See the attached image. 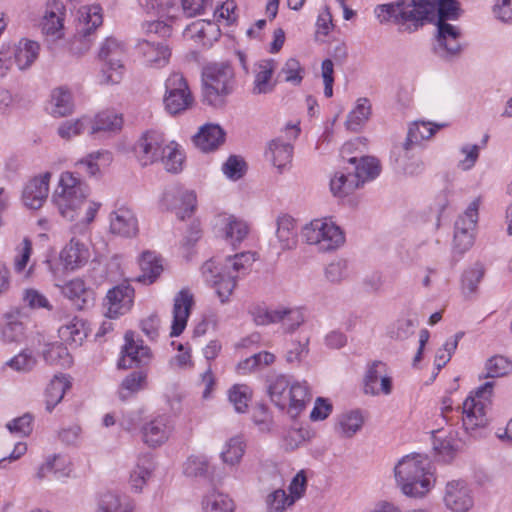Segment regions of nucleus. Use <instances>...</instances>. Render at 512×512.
I'll return each instance as SVG.
<instances>
[{
    "instance_id": "obj_1",
    "label": "nucleus",
    "mask_w": 512,
    "mask_h": 512,
    "mask_svg": "<svg viewBox=\"0 0 512 512\" xmlns=\"http://www.w3.org/2000/svg\"><path fill=\"white\" fill-rule=\"evenodd\" d=\"M375 15L381 23L391 20L397 24L412 22L415 28L423 25L425 21L435 23V53L443 59L460 54V30L447 23L448 20H456L460 16V8L455 0H398L395 3L378 5Z\"/></svg>"
},
{
    "instance_id": "obj_60",
    "label": "nucleus",
    "mask_w": 512,
    "mask_h": 512,
    "mask_svg": "<svg viewBox=\"0 0 512 512\" xmlns=\"http://www.w3.org/2000/svg\"><path fill=\"white\" fill-rule=\"evenodd\" d=\"M44 359L50 364L68 366L71 364V357L68 349L62 344L54 343L47 347L43 353Z\"/></svg>"
},
{
    "instance_id": "obj_21",
    "label": "nucleus",
    "mask_w": 512,
    "mask_h": 512,
    "mask_svg": "<svg viewBox=\"0 0 512 512\" xmlns=\"http://www.w3.org/2000/svg\"><path fill=\"white\" fill-rule=\"evenodd\" d=\"M126 344L123 348V355L118 362L121 369L131 368L145 364L150 358V349L142 344V341H135L134 333L131 331L125 334Z\"/></svg>"
},
{
    "instance_id": "obj_27",
    "label": "nucleus",
    "mask_w": 512,
    "mask_h": 512,
    "mask_svg": "<svg viewBox=\"0 0 512 512\" xmlns=\"http://www.w3.org/2000/svg\"><path fill=\"white\" fill-rule=\"evenodd\" d=\"M216 225L220 226L224 238L232 245L242 242L249 233L248 224L233 215H219L216 219Z\"/></svg>"
},
{
    "instance_id": "obj_58",
    "label": "nucleus",
    "mask_w": 512,
    "mask_h": 512,
    "mask_svg": "<svg viewBox=\"0 0 512 512\" xmlns=\"http://www.w3.org/2000/svg\"><path fill=\"white\" fill-rule=\"evenodd\" d=\"M228 398L238 413L246 412L251 398L250 388L243 384H236L228 391Z\"/></svg>"
},
{
    "instance_id": "obj_41",
    "label": "nucleus",
    "mask_w": 512,
    "mask_h": 512,
    "mask_svg": "<svg viewBox=\"0 0 512 512\" xmlns=\"http://www.w3.org/2000/svg\"><path fill=\"white\" fill-rule=\"evenodd\" d=\"M289 395L292 397L290 398L289 415L295 418L311 399L306 382H296L291 384L289 388Z\"/></svg>"
},
{
    "instance_id": "obj_7",
    "label": "nucleus",
    "mask_w": 512,
    "mask_h": 512,
    "mask_svg": "<svg viewBox=\"0 0 512 512\" xmlns=\"http://www.w3.org/2000/svg\"><path fill=\"white\" fill-rule=\"evenodd\" d=\"M303 237L308 244L317 245L321 251L337 249L344 243L341 229L328 219H315L303 229Z\"/></svg>"
},
{
    "instance_id": "obj_30",
    "label": "nucleus",
    "mask_w": 512,
    "mask_h": 512,
    "mask_svg": "<svg viewBox=\"0 0 512 512\" xmlns=\"http://www.w3.org/2000/svg\"><path fill=\"white\" fill-rule=\"evenodd\" d=\"M195 145L202 151L217 149L225 141V132L216 124H207L194 136Z\"/></svg>"
},
{
    "instance_id": "obj_8",
    "label": "nucleus",
    "mask_w": 512,
    "mask_h": 512,
    "mask_svg": "<svg viewBox=\"0 0 512 512\" xmlns=\"http://www.w3.org/2000/svg\"><path fill=\"white\" fill-rule=\"evenodd\" d=\"M123 44L114 37H108L99 50V59L103 61L100 81L104 84H117L123 76Z\"/></svg>"
},
{
    "instance_id": "obj_47",
    "label": "nucleus",
    "mask_w": 512,
    "mask_h": 512,
    "mask_svg": "<svg viewBox=\"0 0 512 512\" xmlns=\"http://www.w3.org/2000/svg\"><path fill=\"white\" fill-rule=\"evenodd\" d=\"M90 118L81 117L73 120L62 122L57 128V134L60 138L69 141L74 137L83 134L85 131L89 133Z\"/></svg>"
},
{
    "instance_id": "obj_25",
    "label": "nucleus",
    "mask_w": 512,
    "mask_h": 512,
    "mask_svg": "<svg viewBox=\"0 0 512 512\" xmlns=\"http://www.w3.org/2000/svg\"><path fill=\"white\" fill-rule=\"evenodd\" d=\"M193 304V294L188 289H182L176 294L170 333L172 337L179 336L185 329Z\"/></svg>"
},
{
    "instance_id": "obj_55",
    "label": "nucleus",
    "mask_w": 512,
    "mask_h": 512,
    "mask_svg": "<svg viewBox=\"0 0 512 512\" xmlns=\"http://www.w3.org/2000/svg\"><path fill=\"white\" fill-rule=\"evenodd\" d=\"M384 372H386V365L380 361H375L368 367L364 377L365 394L378 395V381Z\"/></svg>"
},
{
    "instance_id": "obj_5",
    "label": "nucleus",
    "mask_w": 512,
    "mask_h": 512,
    "mask_svg": "<svg viewBox=\"0 0 512 512\" xmlns=\"http://www.w3.org/2000/svg\"><path fill=\"white\" fill-rule=\"evenodd\" d=\"M204 101L213 106L224 104V97L229 95L235 84L234 71L227 62L212 63L203 70Z\"/></svg>"
},
{
    "instance_id": "obj_33",
    "label": "nucleus",
    "mask_w": 512,
    "mask_h": 512,
    "mask_svg": "<svg viewBox=\"0 0 512 512\" xmlns=\"http://www.w3.org/2000/svg\"><path fill=\"white\" fill-rule=\"evenodd\" d=\"M349 163L353 165L352 175L358 180L359 186L365 181L374 179L380 173L379 162L374 157L365 156L360 159L352 157L349 159Z\"/></svg>"
},
{
    "instance_id": "obj_32",
    "label": "nucleus",
    "mask_w": 512,
    "mask_h": 512,
    "mask_svg": "<svg viewBox=\"0 0 512 512\" xmlns=\"http://www.w3.org/2000/svg\"><path fill=\"white\" fill-rule=\"evenodd\" d=\"M365 422L363 412L359 409L345 411L337 417L335 431L344 438H351L359 432Z\"/></svg>"
},
{
    "instance_id": "obj_62",
    "label": "nucleus",
    "mask_w": 512,
    "mask_h": 512,
    "mask_svg": "<svg viewBox=\"0 0 512 512\" xmlns=\"http://www.w3.org/2000/svg\"><path fill=\"white\" fill-rule=\"evenodd\" d=\"M267 512H283L287 507L294 504V499L282 489L270 493L266 499Z\"/></svg>"
},
{
    "instance_id": "obj_52",
    "label": "nucleus",
    "mask_w": 512,
    "mask_h": 512,
    "mask_svg": "<svg viewBox=\"0 0 512 512\" xmlns=\"http://www.w3.org/2000/svg\"><path fill=\"white\" fill-rule=\"evenodd\" d=\"M245 452V444L241 437L229 439L221 452V458L225 464L234 466L240 462Z\"/></svg>"
},
{
    "instance_id": "obj_50",
    "label": "nucleus",
    "mask_w": 512,
    "mask_h": 512,
    "mask_svg": "<svg viewBox=\"0 0 512 512\" xmlns=\"http://www.w3.org/2000/svg\"><path fill=\"white\" fill-rule=\"evenodd\" d=\"M49 473L54 474L57 478L67 476L69 473L67 459L61 455L47 458L46 462L38 469L37 478L43 479Z\"/></svg>"
},
{
    "instance_id": "obj_63",
    "label": "nucleus",
    "mask_w": 512,
    "mask_h": 512,
    "mask_svg": "<svg viewBox=\"0 0 512 512\" xmlns=\"http://www.w3.org/2000/svg\"><path fill=\"white\" fill-rule=\"evenodd\" d=\"M486 370L487 377H502L512 370V363L504 356H494L487 361Z\"/></svg>"
},
{
    "instance_id": "obj_59",
    "label": "nucleus",
    "mask_w": 512,
    "mask_h": 512,
    "mask_svg": "<svg viewBox=\"0 0 512 512\" xmlns=\"http://www.w3.org/2000/svg\"><path fill=\"white\" fill-rule=\"evenodd\" d=\"M349 275V264L345 259H337L329 263L324 269L325 279L333 284H338Z\"/></svg>"
},
{
    "instance_id": "obj_36",
    "label": "nucleus",
    "mask_w": 512,
    "mask_h": 512,
    "mask_svg": "<svg viewBox=\"0 0 512 512\" xmlns=\"http://www.w3.org/2000/svg\"><path fill=\"white\" fill-rule=\"evenodd\" d=\"M69 388L70 382L63 375H55L49 382L45 390L46 409L49 412L63 399L66 390Z\"/></svg>"
},
{
    "instance_id": "obj_43",
    "label": "nucleus",
    "mask_w": 512,
    "mask_h": 512,
    "mask_svg": "<svg viewBox=\"0 0 512 512\" xmlns=\"http://www.w3.org/2000/svg\"><path fill=\"white\" fill-rule=\"evenodd\" d=\"M153 469L151 458L148 455H144L138 459L135 468L130 473V485L131 487L140 492L147 480L149 479Z\"/></svg>"
},
{
    "instance_id": "obj_45",
    "label": "nucleus",
    "mask_w": 512,
    "mask_h": 512,
    "mask_svg": "<svg viewBox=\"0 0 512 512\" xmlns=\"http://www.w3.org/2000/svg\"><path fill=\"white\" fill-rule=\"evenodd\" d=\"M146 385V374L142 371L132 372L120 384L119 397L125 401L137 392L143 390Z\"/></svg>"
},
{
    "instance_id": "obj_40",
    "label": "nucleus",
    "mask_w": 512,
    "mask_h": 512,
    "mask_svg": "<svg viewBox=\"0 0 512 512\" xmlns=\"http://www.w3.org/2000/svg\"><path fill=\"white\" fill-rule=\"evenodd\" d=\"M352 174L350 171H339L335 174L330 181V189L334 196L345 197L360 187Z\"/></svg>"
},
{
    "instance_id": "obj_37",
    "label": "nucleus",
    "mask_w": 512,
    "mask_h": 512,
    "mask_svg": "<svg viewBox=\"0 0 512 512\" xmlns=\"http://www.w3.org/2000/svg\"><path fill=\"white\" fill-rule=\"evenodd\" d=\"M292 153L293 147L290 143L280 139H273L269 143L266 155L270 158L275 167L281 169L291 161Z\"/></svg>"
},
{
    "instance_id": "obj_4",
    "label": "nucleus",
    "mask_w": 512,
    "mask_h": 512,
    "mask_svg": "<svg viewBox=\"0 0 512 512\" xmlns=\"http://www.w3.org/2000/svg\"><path fill=\"white\" fill-rule=\"evenodd\" d=\"M394 474L401 491L407 496H423L434 483L430 461L420 454L403 457L395 466Z\"/></svg>"
},
{
    "instance_id": "obj_31",
    "label": "nucleus",
    "mask_w": 512,
    "mask_h": 512,
    "mask_svg": "<svg viewBox=\"0 0 512 512\" xmlns=\"http://www.w3.org/2000/svg\"><path fill=\"white\" fill-rule=\"evenodd\" d=\"M276 237L283 250H290L297 244V224L288 214H281L276 219Z\"/></svg>"
},
{
    "instance_id": "obj_28",
    "label": "nucleus",
    "mask_w": 512,
    "mask_h": 512,
    "mask_svg": "<svg viewBox=\"0 0 512 512\" xmlns=\"http://www.w3.org/2000/svg\"><path fill=\"white\" fill-rule=\"evenodd\" d=\"M62 293L77 309H85L94 302L93 290L87 288L83 280L76 278L62 287Z\"/></svg>"
},
{
    "instance_id": "obj_2",
    "label": "nucleus",
    "mask_w": 512,
    "mask_h": 512,
    "mask_svg": "<svg viewBox=\"0 0 512 512\" xmlns=\"http://www.w3.org/2000/svg\"><path fill=\"white\" fill-rule=\"evenodd\" d=\"M88 186L71 172H63L55 189L52 201L59 213L66 219L79 220L82 224H90L101 204L86 201Z\"/></svg>"
},
{
    "instance_id": "obj_22",
    "label": "nucleus",
    "mask_w": 512,
    "mask_h": 512,
    "mask_svg": "<svg viewBox=\"0 0 512 512\" xmlns=\"http://www.w3.org/2000/svg\"><path fill=\"white\" fill-rule=\"evenodd\" d=\"M220 33L219 26L215 22L201 19L188 24L183 31V36L196 44L207 46L218 40Z\"/></svg>"
},
{
    "instance_id": "obj_13",
    "label": "nucleus",
    "mask_w": 512,
    "mask_h": 512,
    "mask_svg": "<svg viewBox=\"0 0 512 512\" xmlns=\"http://www.w3.org/2000/svg\"><path fill=\"white\" fill-rule=\"evenodd\" d=\"M165 145L166 141L161 132L148 130L135 143L134 153L141 166H148L159 161Z\"/></svg>"
},
{
    "instance_id": "obj_12",
    "label": "nucleus",
    "mask_w": 512,
    "mask_h": 512,
    "mask_svg": "<svg viewBox=\"0 0 512 512\" xmlns=\"http://www.w3.org/2000/svg\"><path fill=\"white\" fill-rule=\"evenodd\" d=\"M480 200L474 199L463 215L455 222L454 247L459 252H464L473 244V232L478 221V209Z\"/></svg>"
},
{
    "instance_id": "obj_44",
    "label": "nucleus",
    "mask_w": 512,
    "mask_h": 512,
    "mask_svg": "<svg viewBox=\"0 0 512 512\" xmlns=\"http://www.w3.org/2000/svg\"><path fill=\"white\" fill-rule=\"evenodd\" d=\"M434 133L435 129L430 122H414L408 129L403 147L405 150H410L423 140L429 139Z\"/></svg>"
},
{
    "instance_id": "obj_18",
    "label": "nucleus",
    "mask_w": 512,
    "mask_h": 512,
    "mask_svg": "<svg viewBox=\"0 0 512 512\" xmlns=\"http://www.w3.org/2000/svg\"><path fill=\"white\" fill-rule=\"evenodd\" d=\"M173 430L171 418L167 415H158L142 427L143 440L150 447H158L169 439Z\"/></svg>"
},
{
    "instance_id": "obj_35",
    "label": "nucleus",
    "mask_w": 512,
    "mask_h": 512,
    "mask_svg": "<svg viewBox=\"0 0 512 512\" xmlns=\"http://www.w3.org/2000/svg\"><path fill=\"white\" fill-rule=\"evenodd\" d=\"M139 265L141 274L137 280L145 284H151L163 271L161 260L152 252H144L141 255Z\"/></svg>"
},
{
    "instance_id": "obj_51",
    "label": "nucleus",
    "mask_w": 512,
    "mask_h": 512,
    "mask_svg": "<svg viewBox=\"0 0 512 512\" xmlns=\"http://www.w3.org/2000/svg\"><path fill=\"white\" fill-rule=\"evenodd\" d=\"M133 507L126 497L106 493L101 497L98 512H132Z\"/></svg>"
},
{
    "instance_id": "obj_16",
    "label": "nucleus",
    "mask_w": 512,
    "mask_h": 512,
    "mask_svg": "<svg viewBox=\"0 0 512 512\" xmlns=\"http://www.w3.org/2000/svg\"><path fill=\"white\" fill-rule=\"evenodd\" d=\"M134 300V289L127 283H122L110 289L105 297V315L109 318H117L127 313Z\"/></svg>"
},
{
    "instance_id": "obj_54",
    "label": "nucleus",
    "mask_w": 512,
    "mask_h": 512,
    "mask_svg": "<svg viewBox=\"0 0 512 512\" xmlns=\"http://www.w3.org/2000/svg\"><path fill=\"white\" fill-rule=\"evenodd\" d=\"M37 364V358L29 349L22 350L19 354L9 359L5 365L19 373L31 372Z\"/></svg>"
},
{
    "instance_id": "obj_42",
    "label": "nucleus",
    "mask_w": 512,
    "mask_h": 512,
    "mask_svg": "<svg viewBox=\"0 0 512 512\" xmlns=\"http://www.w3.org/2000/svg\"><path fill=\"white\" fill-rule=\"evenodd\" d=\"M61 340L68 344L80 345L87 336L84 323L76 317L58 329Z\"/></svg>"
},
{
    "instance_id": "obj_46",
    "label": "nucleus",
    "mask_w": 512,
    "mask_h": 512,
    "mask_svg": "<svg viewBox=\"0 0 512 512\" xmlns=\"http://www.w3.org/2000/svg\"><path fill=\"white\" fill-rule=\"evenodd\" d=\"M371 115V104L367 98H360L356 107L348 114L346 127L358 131Z\"/></svg>"
},
{
    "instance_id": "obj_11",
    "label": "nucleus",
    "mask_w": 512,
    "mask_h": 512,
    "mask_svg": "<svg viewBox=\"0 0 512 512\" xmlns=\"http://www.w3.org/2000/svg\"><path fill=\"white\" fill-rule=\"evenodd\" d=\"M135 49L143 63L154 68L166 66L172 55V48L168 40L139 39Z\"/></svg>"
},
{
    "instance_id": "obj_57",
    "label": "nucleus",
    "mask_w": 512,
    "mask_h": 512,
    "mask_svg": "<svg viewBox=\"0 0 512 512\" xmlns=\"http://www.w3.org/2000/svg\"><path fill=\"white\" fill-rule=\"evenodd\" d=\"M309 354V338L292 340L286 349L285 359L290 364L301 363Z\"/></svg>"
},
{
    "instance_id": "obj_17",
    "label": "nucleus",
    "mask_w": 512,
    "mask_h": 512,
    "mask_svg": "<svg viewBox=\"0 0 512 512\" xmlns=\"http://www.w3.org/2000/svg\"><path fill=\"white\" fill-rule=\"evenodd\" d=\"M444 503L453 512H467L473 506L470 488L463 480H452L446 484Z\"/></svg>"
},
{
    "instance_id": "obj_38",
    "label": "nucleus",
    "mask_w": 512,
    "mask_h": 512,
    "mask_svg": "<svg viewBox=\"0 0 512 512\" xmlns=\"http://www.w3.org/2000/svg\"><path fill=\"white\" fill-rule=\"evenodd\" d=\"M417 326L415 316L406 315L399 317L394 323L388 326L387 336L396 341H404L414 334Z\"/></svg>"
},
{
    "instance_id": "obj_53",
    "label": "nucleus",
    "mask_w": 512,
    "mask_h": 512,
    "mask_svg": "<svg viewBox=\"0 0 512 512\" xmlns=\"http://www.w3.org/2000/svg\"><path fill=\"white\" fill-rule=\"evenodd\" d=\"M289 380L284 375H277L269 380L268 393L273 403L280 409H285V392L290 388Z\"/></svg>"
},
{
    "instance_id": "obj_34",
    "label": "nucleus",
    "mask_w": 512,
    "mask_h": 512,
    "mask_svg": "<svg viewBox=\"0 0 512 512\" xmlns=\"http://www.w3.org/2000/svg\"><path fill=\"white\" fill-rule=\"evenodd\" d=\"M40 46L37 42L22 39L12 49L14 62L20 70L27 69L37 59Z\"/></svg>"
},
{
    "instance_id": "obj_23",
    "label": "nucleus",
    "mask_w": 512,
    "mask_h": 512,
    "mask_svg": "<svg viewBox=\"0 0 512 512\" xmlns=\"http://www.w3.org/2000/svg\"><path fill=\"white\" fill-rule=\"evenodd\" d=\"M66 14L65 5L59 0L49 1L42 20V31L54 39L63 37V21Z\"/></svg>"
},
{
    "instance_id": "obj_9",
    "label": "nucleus",
    "mask_w": 512,
    "mask_h": 512,
    "mask_svg": "<svg viewBox=\"0 0 512 512\" xmlns=\"http://www.w3.org/2000/svg\"><path fill=\"white\" fill-rule=\"evenodd\" d=\"M165 88L164 105L170 114L181 113L192 106L193 97L181 73H171L166 80Z\"/></svg>"
},
{
    "instance_id": "obj_56",
    "label": "nucleus",
    "mask_w": 512,
    "mask_h": 512,
    "mask_svg": "<svg viewBox=\"0 0 512 512\" xmlns=\"http://www.w3.org/2000/svg\"><path fill=\"white\" fill-rule=\"evenodd\" d=\"M279 320L287 332L295 331L303 322L304 315L298 308L278 307Z\"/></svg>"
},
{
    "instance_id": "obj_48",
    "label": "nucleus",
    "mask_w": 512,
    "mask_h": 512,
    "mask_svg": "<svg viewBox=\"0 0 512 512\" xmlns=\"http://www.w3.org/2000/svg\"><path fill=\"white\" fill-rule=\"evenodd\" d=\"M52 110L55 117H64L73 111V102L71 93L64 88H57L51 95Z\"/></svg>"
},
{
    "instance_id": "obj_15",
    "label": "nucleus",
    "mask_w": 512,
    "mask_h": 512,
    "mask_svg": "<svg viewBox=\"0 0 512 512\" xmlns=\"http://www.w3.org/2000/svg\"><path fill=\"white\" fill-rule=\"evenodd\" d=\"M177 7L174 3L167 1L165 4H159L157 8L158 19L147 21L142 28L145 34L144 39L168 40L172 35V26L167 21L176 17Z\"/></svg>"
},
{
    "instance_id": "obj_10",
    "label": "nucleus",
    "mask_w": 512,
    "mask_h": 512,
    "mask_svg": "<svg viewBox=\"0 0 512 512\" xmlns=\"http://www.w3.org/2000/svg\"><path fill=\"white\" fill-rule=\"evenodd\" d=\"M102 22V8L99 5H85L79 8L76 39L80 42L81 47H75L76 42H74L71 48L73 53L83 54L90 49L89 37L102 25Z\"/></svg>"
},
{
    "instance_id": "obj_20",
    "label": "nucleus",
    "mask_w": 512,
    "mask_h": 512,
    "mask_svg": "<svg viewBox=\"0 0 512 512\" xmlns=\"http://www.w3.org/2000/svg\"><path fill=\"white\" fill-rule=\"evenodd\" d=\"M277 67V62L274 59H261L253 66V87L252 93L254 95L271 93L276 85L273 80V74Z\"/></svg>"
},
{
    "instance_id": "obj_29",
    "label": "nucleus",
    "mask_w": 512,
    "mask_h": 512,
    "mask_svg": "<svg viewBox=\"0 0 512 512\" xmlns=\"http://www.w3.org/2000/svg\"><path fill=\"white\" fill-rule=\"evenodd\" d=\"M122 126V115L112 110H106L95 115L93 119L90 118L89 134L96 135L101 132L115 133L119 132Z\"/></svg>"
},
{
    "instance_id": "obj_6",
    "label": "nucleus",
    "mask_w": 512,
    "mask_h": 512,
    "mask_svg": "<svg viewBox=\"0 0 512 512\" xmlns=\"http://www.w3.org/2000/svg\"><path fill=\"white\" fill-rule=\"evenodd\" d=\"M493 382H485L471 392L462 405V423L464 429L473 433L488 425L491 410Z\"/></svg>"
},
{
    "instance_id": "obj_39",
    "label": "nucleus",
    "mask_w": 512,
    "mask_h": 512,
    "mask_svg": "<svg viewBox=\"0 0 512 512\" xmlns=\"http://www.w3.org/2000/svg\"><path fill=\"white\" fill-rule=\"evenodd\" d=\"M159 161L162 162L167 172L178 173L182 171L184 155L180 150L179 145L176 142L171 141L166 143Z\"/></svg>"
},
{
    "instance_id": "obj_26",
    "label": "nucleus",
    "mask_w": 512,
    "mask_h": 512,
    "mask_svg": "<svg viewBox=\"0 0 512 512\" xmlns=\"http://www.w3.org/2000/svg\"><path fill=\"white\" fill-rule=\"evenodd\" d=\"M90 258L88 246L76 238H72L60 252V260L64 267L76 270L85 265Z\"/></svg>"
},
{
    "instance_id": "obj_24",
    "label": "nucleus",
    "mask_w": 512,
    "mask_h": 512,
    "mask_svg": "<svg viewBox=\"0 0 512 512\" xmlns=\"http://www.w3.org/2000/svg\"><path fill=\"white\" fill-rule=\"evenodd\" d=\"M110 232L112 234L130 238L138 233V221L134 212L125 206L111 212L110 217Z\"/></svg>"
},
{
    "instance_id": "obj_14",
    "label": "nucleus",
    "mask_w": 512,
    "mask_h": 512,
    "mask_svg": "<svg viewBox=\"0 0 512 512\" xmlns=\"http://www.w3.org/2000/svg\"><path fill=\"white\" fill-rule=\"evenodd\" d=\"M196 201L194 191L178 185L167 188L162 196V204L167 209L176 210V214L181 220L191 216L195 210Z\"/></svg>"
},
{
    "instance_id": "obj_61",
    "label": "nucleus",
    "mask_w": 512,
    "mask_h": 512,
    "mask_svg": "<svg viewBox=\"0 0 512 512\" xmlns=\"http://www.w3.org/2000/svg\"><path fill=\"white\" fill-rule=\"evenodd\" d=\"M303 68L295 58H289L282 66L278 77L283 76L285 82L293 85H299L303 79Z\"/></svg>"
},
{
    "instance_id": "obj_49",
    "label": "nucleus",
    "mask_w": 512,
    "mask_h": 512,
    "mask_svg": "<svg viewBox=\"0 0 512 512\" xmlns=\"http://www.w3.org/2000/svg\"><path fill=\"white\" fill-rule=\"evenodd\" d=\"M203 509L204 512H234L235 505L227 495L214 491L205 496Z\"/></svg>"
},
{
    "instance_id": "obj_19",
    "label": "nucleus",
    "mask_w": 512,
    "mask_h": 512,
    "mask_svg": "<svg viewBox=\"0 0 512 512\" xmlns=\"http://www.w3.org/2000/svg\"><path fill=\"white\" fill-rule=\"evenodd\" d=\"M51 173L45 172L40 176L32 178L24 187L22 200L26 207L39 209L43 206L49 193V182Z\"/></svg>"
},
{
    "instance_id": "obj_64",
    "label": "nucleus",
    "mask_w": 512,
    "mask_h": 512,
    "mask_svg": "<svg viewBox=\"0 0 512 512\" xmlns=\"http://www.w3.org/2000/svg\"><path fill=\"white\" fill-rule=\"evenodd\" d=\"M246 164L238 156L232 155L222 166L223 173L232 180L240 179L245 173Z\"/></svg>"
},
{
    "instance_id": "obj_3",
    "label": "nucleus",
    "mask_w": 512,
    "mask_h": 512,
    "mask_svg": "<svg viewBox=\"0 0 512 512\" xmlns=\"http://www.w3.org/2000/svg\"><path fill=\"white\" fill-rule=\"evenodd\" d=\"M254 260L253 254L242 252L227 257L222 264L212 258L202 265V275L215 288L221 303L229 301L237 285L238 274L245 272Z\"/></svg>"
}]
</instances>
